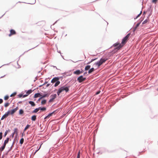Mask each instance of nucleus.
<instances>
[{
	"mask_svg": "<svg viewBox=\"0 0 158 158\" xmlns=\"http://www.w3.org/2000/svg\"><path fill=\"white\" fill-rule=\"evenodd\" d=\"M16 92H14V93H13L12 94H11L10 95V97H12L13 96L15 95H16Z\"/></svg>",
	"mask_w": 158,
	"mask_h": 158,
	"instance_id": "e433bc0d",
	"label": "nucleus"
},
{
	"mask_svg": "<svg viewBox=\"0 0 158 158\" xmlns=\"http://www.w3.org/2000/svg\"><path fill=\"white\" fill-rule=\"evenodd\" d=\"M141 13H142V11H141L140 12V13L139 14H138L136 17L134 18V19H137L139 17V16L140 15V14H141Z\"/></svg>",
	"mask_w": 158,
	"mask_h": 158,
	"instance_id": "473e14b6",
	"label": "nucleus"
},
{
	"mask_svg": "<svg viewBox=\"0 0 158 158\" xmlns=\"http://www.w3.org/2000/svg\"><path fill=\"white\" fill-rule=\"evenodd\" d=\"M90 67V66L89 65H87L86 66V67L85 68V70H88Z\"/></svg>",
	"mask_w": 158,
	"mask_h": 158,
	"instance_id": "6ab92c4d",
	"label": "nucleus"
},
{
	"mask_svg": "<svg viewBox=\"0 0 158 158\" xmlns=\"http://www.w3.org/2000/svg\"><path fill=\"white\" fill-rule=\"evenodd\" d=\"M47 102V101L46 100H44L41 101V104L42 105H44Z\"/></svg>",
	"mask_w": 158,
	"mask_h": 158,
	"instance_id": "aec40b11",
	"label": "nucleus"
},
{
	"mask_svg": "<svg viewBox=\"0 0 158 158\" xmlns=\"http://www.w3.org/2000/svg\"><path fill=\"white\" fill-rule=\"evenodd\" d=\"M56 94H53L51 95L50 96V98L53 100L56 98Z\"/></svg>",
	"mask_w": 158,
	"mask_h": 158,
	"instance_id": "9b49d317",
	"label": "nucleus"
},
{
	"mask_svg": "<svg viewBox=\"0 0 158 158\" xmlns=\"http://www.w3.org/2000/svg\"><path fill=\"white\" fill-rule=\"evenodd\" d=\"M148 21V20L147 19H145L144 21H143V23H142V24H145L146 23H147Z\"/></svg>",
	"mask_w": 158,
	"mask_h": 158,
	"instance_id": "72a5a7b5",
	"label": "nucleus"
},
{
	"mask_svg": "<svg viewBox=\"0 0 158 158\" xmlns=\"http://www.w3.org/2000/svg\"><path fill=\"white\" fill-rule=\"evenodd\" d=\"M27 95V94L24 95H23V98H24V97H26Z\"/></svg>",
	"mask_w": 158,
	"mask_h": 158,
	"instance_id": "8fccbe9b",
	"label": "nucleus"
},
{
	"mask_svg": "<svg viewBox=\"0 0 158 158\" xmlns=\"http://www.w3.org/2000/svg\"><path fill=\"white\" fill-rule=\"evenodd\" d=\"M42 98V97H41L38 100V101H40V100Z\"/></svg>",
	"mask_w": 158,
	"mask_h": 158,
	"instance_id": "603ef678",
	"label": "nucleus"
},
{
	"mask_svg": "<svg viewBox=\"0 0 158 158\" xmlns=\"http://www.w3.org/2000/svg\"><path fill=\"white\" fill-rule=\"evenodd\" d=\"M80 156H79V154L77 155V158H80Z\"/></svg>",
	"mask_w": 158,
	"mask_h": 158,
	"instance_id": "864d4df0",
	"label": "nucleus"
},
{
	"mask_svg": "<svg viewBox=\"0 0 158 158\" xmlns=\"http://www.w3.org/2000/svg\"><path fill=\"white\" fill-rule=\"evenodd\" d=\"M53 100L52 99V98H50V99L49 100V102H52V101H53Z\"/></svg>",
	"mask_w": 158,
	"mask_h": 158,
	"instance_id": "c03bdc74",
	"label": "nucleus"
},
{
	"mask_svg": "<svg viewBox=\"0 0 158 158\" xmlns=\"http://www.w3.org/2000/svg\"><path fill=\"white\" fill-rule=\"evenodd\" d=\"M87 73V72H85L84 73V75H85V74H86Z\"/></svg>",
	"mask_w": 158,
	"mask_h": 158,
	"instance_id": "4d7b16f0",
	"label": "nucleus"
},
{
	"mask_svg": "<svg viewBox=\"0 0 158 158\" xmlns=\"http://www.w3.org/2000/svg\"><path fill=\"white\" fill-rule=\"evenodd\" d=\"M59 89L61 93L64 91H65L66 92H67L69 91V87L64 86L60 88Z\"/></svg>",
	"mask_w": 158,
	"mask_h": 158,
	"instance_id": "f257e3e1",
	"label": "nucleus"
},
{
	"mask_svg": "<svg viewBox=\"0 0 158 158\" xmlns=\"http://www.w3.org/2000/svg\"><path fill=\"white\" fill-rule=\"evenodd\" d=\"M29 103L31 104V106H35V103L33 102V101H30L29 102Z\"/></svg>",
	"mask_w": 158,
	"mask_h": 158,
	"instance_id": "f8f14e48",
	"label": "nucleus"
},
{
	"mask_svg": "<svg viewBox=\"0 0 158 158\" xmlns=\"http://www.w3.org/2000/svg\"><path fill=\"white\" fill-rule=\"evenodd\" d=\"M50 85V83H49V84H48L47 85H46V87H48V86H49Z\"/></svg>",
	"mask_w": 158,
	"mask_h": 158,
	"instance_id": "3c124183",
	"label": "nucleus"
},
{
	"mask_svg": "<svg viewBox=\"0 0 158 158\" xmlns=\"http://www.w3.org/2000/svg\"><path fill=\"white\" fill-rule=\"evenodd\" d=\"M5 148L3 146L0 148V153H1V152L4 150Z\"/></svg>",
	"mask_w": 158,
	"mask_h": 158,
	"instance_id": "bb28decb",
	"label": "nucleus"
},
{
	"mask_svg": "<svg viewBox=\"0 0 158 158\" xmlns=\"http://www.w3.org/2000/svg\"><path fill=\"white\" fill-rule=\"evenodd\" d=\"M10 110H9L2 117L1 120H2L6 118L10 113Z\"/></svg>",
	"mask_w": 158,
	"mask_h": 158,
	"instance_id": "39448f33",
	"label": "nucleus"
},
{
	"mask_svg": "<svg viewBox=\"0 0 158 158\" xmlns=\"http://www.w3.org/2000/svg\"><path fill=\"white\" fill-rule=\"evenodd\" d=\"M24 142V139L23 138L21 139L20 141V144H22Z\"/></svg>",
	"mask_w": 158,
	"mask_h": 158,
	"instance_id": "cd10ccee",
	"label": "nucleus"
},
{
	"mask_svg": "<svg viewBox=\"0 0 158 158\" xmlns=\"http://www.w3.org/2000/svg\"><path fill=\"white\" fill-rule=\"evenodd\" d=\"M48 95H48V94H44L43 95H41V96L42 98H44V97H48Z\"/></svg>",
	"mask_w": 158,
	"mask_h": 158,
	"instance_id": "5701e85b",
	"label": "nucleus"
},
{
	"mask_svg": "<svg viewBox=\"0 0 158 158\" xmlns=\"http://www.w3.org/2000/svg\"><path fill=\"white\" fill-rule=\"evenodd\" d=\"M8 98H9V96L7 95H6L4 97V99L5 100H7L8 99Z\"/></svg>",
	"mask_w": 158,
	"mask_h": 158,
	"instance_id": "f704fd0d",
	"label": "nucleus"
},
{
	"mask_svg": "<svg viewBox=\"0 0 158 158\" xmlns=\"http://www.w3.org/2000/svg\"><path fill=\"white\" fill-rule=\"evenodd\" d=\"M49 117L48 116V115H47V116H46L45 117H44V119H46L47 118H48Z\"/></svg>",
	"mask_w": 158,
	"mask_h": 158,
	"instance_id": "09e8293b",
	"label": "nucleus"
},
{
	"mask_svg": "<svg viewBox=\"0 0 158 158\" xmlns=\"http://www.w3.org/2000/svg\"><path fill=\"white\" fill-rule=\"evenodd\" d=\"M41 95L40 93H36L34 95V97L35 98H37L41 96Z\"/></svg>",
	"mask_w": 158,
	"mask_h": 158,
	"instance_id": "4468645a",
	"label": "nucleus"
},
{
	"mask_svg": "<svg viewBox=\"0 0 158 158\" xmlns=\"http://www.w3.org/2000/svg\"><path fill=\"white\" fill-rule=\"evenodd\" d=\"M95 65H98V67L100 66L101 64H102L101 63V62L99 61H97V62L95 63Z\"/></svg>",
	"mask_w": 158,
	"mask_h": 158,
	"instance_id": "ddd939ff",
	"label": "nucleus"
},
{
	"mask_svg": "<svg viewBox=\"0 0 158 158\" xmlns=\"http://www.w3.org/2000/svg\"><path fill=\"white\" fill-rule=\"evenodd\" d=\"M9 138H7L4 141V143H6V144L7 143H8V141L9 140Z\"/></svg>",
	"mask_w": 158,
	"mask_h": 158,
	"instance_id": "c756f323",
	"label": "nucleus"
},
{
	"mask_svg": "<svg viewBox=\"0 0 158 158\" xmlns=\"http://www.w3.org/2000/svg\"><path fill=\"white\" fill-rule=\"evenodd\" d=\"M32 92V90L31 89H29V90H28L27 92H26V94H30Z\"/></svg>",
	"mask_w": 158,
	"mask_h": 158,
	"instance_id": "c85d7f7f",
	"label": "nucleus"
},
{
	"mask_svg": "<svg viewBox=\"0 0 158 158\" xmlns=\"http://www.w3.org/2000/svg\"><path fill=\"white\" fill-rule=\"evenodd\" d=\"M1 77L0 78H2V77Z\"/></svg>",
	"mask_w": 158,
	"mask_h": 158,
	"instance_id": "e2e57ef3",
	"label": "nucleus"
},
{
	"mask_svg": "<svg viewBox=\"0 0 158 158\" xmlns=\"http://www.w3.org/2000/svg\"><path fill=\"white\" fill-rule=\"evenodd\" d=\"M97 59V58H95V59H92L91 60V62H93V61L96 60V59Z\"/></svg>",
	"mask_w": 158,
	"mask_h": 158,
	"instance_id": "a18cd8bd",
	"label": "nucleus"
},
{
	"mask_svg": "<svg viewBox=\"0 0 158 158\" xmlns=\"http://www.w3.org/2000/svg\"><path fill=\"white\" fill-rule=\"evenodd\" d=\"M100 91H98L96 93V95H98L100 93Z\"/></svg>",
	"mask_w": 158,
	"mask_h": 158,
	"instance_id": "49530a36",
	"label": "nucleus"
},
{
	"mask_svg": "<svg viewBox=\"0 0 158 158\" xmlns=\"http://www.w3.org/2000/svg\"><path fill=\"white\" fill-rule=\"evenodd\" d=\"M130 35V34H128L124 38H123L122 40V44H125L127 40V39L128 38L129 35Z\"/></svg>",
	"mask_w": 158,
	"mask_h": 158,
	"instance_id": "f03ea898",
	"label": "nucleus"
},
{
	"mask_svg": "<svg viewBox=\"0 0 158 158\" xmlns=\"http://www.w3.org/2000/svg\"><path fill=\"white\" fill-rule=\"evenodd\" d=\"M15 34V32L13 30H11L10 31V34L9 35V36H10L12 35H14Z\"/></svg>",
	"mask_w": 158,
	"mask_h": 158,
	"instance_id": "9d476101",
	"label": "nucleus"
},
{
	"mask_svg": "<svg viewBox=\"0 0 158 158\" xmlns=\"http://www.w3.org/2000/svg\"><path fill=\"white\" fill-rule=\"evenodd\" d=\"M7 132H8V131H5V132L4 134V137H5L6 136V135L7 134Z\"/></svg>",
	"mask_w": 158,
	"mask_h": 158,
	"instance_id": "4c0bfd02",
	"label": "nucleus"
},
{
	"mask_svg": "<svg viewBox=\"0 0 158 158\" xmlns=\"http://www.w3.org/2000/svg\"><path fill=\"white\" fill-rule=\"evenodd\" d=\"M56 110H55V111H53V112L51 113H50L48 115V116L49 117H50V116H52V114H54L55 112H56Z\"/></svg>",
	"mask_w": 158,
	"mask_h": 158,
	"instance_id": "b1692460",
	"label": "nucleus"
},
{
	"mask_svg": "<svg viewBox=\"0 0 158 158\" xmlns=\"http://www.w3.org/2000/svg\"><path fill=\"white\" fill-rule=\"evenodd\" d=\"M61 93V92H60V90L58 89V91L57 92V95H60V94Z\"/></svg>",
	"mask_w": 158,
	"mask_h": 158,
	"instance_id": "58836bf2",
	"label": "nucleus"
},
{
	"mask_svg": "<svg viewBox=\"0 0 158 158\" xmlns=\"http://www.w3.org/2000/svg\"><path fill=\"white\" fill-rule=\"evenodd\" d=\"M107 60V59L106 57L104 58H102L100 60V61L102 64L103 63H104Z\"/></svg>",
	"mask_w": 158,
	"mask_h": 158,
	"instance_id": "6e6552de",
	"label": "nucleus"
},
{
	"mask_svg": "<svg viewBox=\"0 0 158 158\" xmlns=\"http://www.w3.org/2000/svg\"><path fill=\"white\" fill-rule=\"evenodd\" d=\"M140 23V22H139L135 26V27L134 28V31H135L136 29L139 26Z\"/></svg>",
	"mask_w": 158,
	"mask_h": 158,
	"instance_id": "412c9836",
	"label": "nucleus"
},
{
	"mask_svg": "<svg viewBox=\"0 0 158 158\" xmlns=\"http://www.w3.org/2000/svg\"><path fill=\"white\" fill-rule=\"evenodd\" d=\"M91 63V61H89V62H88L87 63V64H90Z\"/></svg>",
	"mask_w": 158,
	"mask_h": 158,
	"instance_id": "6e6d98bb",
	"label": "nucleus"
},
{
	"mask_svg": "<svg viewBox=\"0 0 158 158\" xmlns=\"http://www.w3.org/2000/svg\"><path fill=\"white\" fill-rule=\"evenodd\" d=\"M20 102H19V103H20Z\"/></svg>",
	"mask_w": 158,
	"mask_h": 158,
	"instance_id": "69168bd1",
	"label": "nucleus"
},
{
	"mask_svg": "<svg viewBox=\"0 0 158 158\" xmlns=\"http://www.w3.org/2000/svg\"><path fill=\"white\" fill-rule=\"evenodd\" d=\"M24 113V111L22 109H20L19 111V114H22Z\"/></svg>",
	"mask_w": 158,
	"mask_h": 158,
	"instance_id": "393cba45",
	"label": "nucleus"
},
{
	"mask_svg": "<svg viewBox=\"0 0 158 158\" xmlns=\"http://www.w3.org/2000/svg\"><path fill=\"white\" fill-rule=\"evenodd\" d=\"M36 115H33L31 117V120L32 121H35L36 119Z\"/></svg>",
	"mask_w": 158,
	"mask_h": 158,
	"instance_id": "f3484780",
	"label": "nucleus"
},
{
	"mask_svg": "<svg viewBox=\"0 0 158 158\" xmlns=\"http://www.w3.org/2000/svg\"><path fill=\"white\" fill-rule=\"evenodd\" d=\"M60 83V81L58 80L55 83V84L54 85V86L56 87V86H57L59 85Z\"/></svg>",
	"mask_w": 158,
	"mask_h": 158,
	"instance_id": "a211bd4d",
	"label": "nucleus"
},
{
	"mask_svg": "<svg viewBox=\"0 0 158 158\" xmlns=\"http://www.w3.org/2000/svg\"><path fill=\"white\" fill-rule=\"evenodd\" d=\"M17 130H18V129L17 128H15L14 130V133H16L17 134Z\"/></svg>",
	"mask_w": 158,
	"mask_h": 158,
	"instance_id": "2f4dec72",
	"label": "nucleus"
},
{
	"mask_svg": "<svg viewBox=\"0 0 158 158\" xmlns=\"http://www.w3.org/2000/svg\"><path fill=\"white\" fill-rule=\"evenodd\" d=\"M59 78L58 77H55L52 79L51 82L52 83L56 82L57 81L59 80Z\"/></svg>",
	"mask_w": 158,
	"mask_h": 158,
	"instance_id": "0eeeda50",
	"label": "nucleus"
},
{
	"mask_svg": "<svg viewBox=\"0 0 158 158\" xmlns=\"http://www.w3.org/2000/svg\"><path fill=\"white\" fill-rule=\"evenodd\" d=\"M40 110V108H36L33 111L32 113H36L37 112Z\"/></svg>",
	"mask_w": 158,
	"mask_h": 158,
	"instance_id": "2eb2a0df",
	"label": "nucleus"
},
{
	"mask_svg": "<svg viewBox=\"0 0 158 158\" xmlns=\"http://www.w3.org/2000/svg\"><path fill=\"white\" fill-rule=\"evenodd\" d=\"M157 0H152V2L153 3H156L157 1Z\"/></svg>",
	"mask_w": 158,
	"mask_h": 158,
	"instance_id": "79ce46f5",
	"label": "nucleus"
},
{
	"mask_svg": "<svg viewBox=\"0 0 158 158\" xmlns=\"http://www.w3.org/2000/svg\"><path fill=\"white\" fill-rule=\"evenodd\" d=\"M47 83V82L46 81V82H45V83H44V84H43V85H44V84H46V83Z\"/></svg>",
	"mask_w": 158,
	"mask_h": 158,
	"instance_id": "bf43d9fd",
	"label": "nucleus"
},
{
	"mask_svg": "<svg viewBox=\"0 0 158 158\" xmlns=\"http://www.w3.org/2000/svg\"><path fill=\"white\" fill-rule=\"evenodd\" d=\"M80 72H83V70H82L81 71H80Z\"/></svg>",
	"mask_w": 158,
	"mask_h": 158,
	"instance_id": "680f3d73",
	"label": "nucleus"
},
{
	"mask_svg": "<svg viewBox=\"0 0 158 158\" xmlns=\"http://www.w3.org/2000/svg\"><path fill=\"white\" fill-rule=\"evenodd\" d=\"M39 108H40V110L42 111H45L46 110V108L45 107H40Z\"/></svg>",
	"mask_w": 158,
	"mask_h": 158,
	"instance_id": "4be33fe9",
	"label": "nucleus"
},
{
	"mask_svg": "<svg viewBox=\"0 0 158 158\" xmlns=\"http://www.w3.org/2000/svg\"><path fill=\"white\" fill-rule=\"evenodd\" d=\"M114 46L116 47V49L118 50L122 47L123 45L120 44L119 43H116L113 44Z\"/></svg>",
	"mask_w": 158,
	"mask_h": 158,
	"instance_id": "20e7f679",
	"label": "nucleus"
},
{
	"mask_svg": "<svg viewBox=\"0 0 158 158\" xmlns=\"http://www.w3.org/2000/svg\"><path fill=\"white\" fill-rule=\"evenodd\" d=\"M23 95L22 94H19L18 95V96L19 98H21L22 97Z\"/></svg>",
	"mask_w": 158,
	"mask_h": 158,
	"instance_id": "a19ab883",
	"label": "nucleus"
},
{
	"mask_svg": "<svg viewBox=\"0 0 158 158\" xmlns=\"http://www.w3.org/2000/svg\"><path fill=\"white\" fill-rule=\"evenodd\" d=\"M15 133H14V132L12 134V137L14 135V134H15Z\"/></svg>",
	"mask_w": 158,
	"mask_h": 158,
	"instance_id": "13d9d810",
	"label": "nucleus"
},
{
	"mask_svg": "<svg viewBox=\"0 0 158 158\" xmlns=\"http://www.w3.org/2000/svg\"><path fill=\"white\" fill-rule=\"evenodd\" d=\"M2 137V132H0V140L1 139Z\"/></svg>",
	"mask_w": 158,
	"mask_h": 158,
	"instance_id": "c9c22d12",
	"label": "nucleus"
},
{
	"mask_svg": "<svg viewBox=\"0 0 158 158\" xmlns=\"http://www.w3.org/2000/svg\"><path fill=\"white\" fill-rule=\"evenodd\" d=\"M14 143V142H13V144H12V146L13 145V144Z\"/></svg>",
	"mask_w": 158,
	"mask_h": 158,
	"instance_id": "052dcab7",
	"label": "nucleus"
},
{
	"mask_svg": "<svg viewBox=\"0 0 158 158\" xmlns=\"http://www.w3.org/2000/svg\"><path fill=\"white\" fill-rule=\"evenodd\" d=\"M86 78L83 77V76L81 75L78 77L77 78V81L81 83L85 81L86 80Z\"/></svg>",
	"mask_w": 158,
	"mask_h": 158,
	"instance_id": "7ed1b4c3",
	"label": "nucleus"
},
{
	"mask_svg": "<svg viewBox=\"0 0 158 158\" xmlns=\"http://www.w3.org/2000/svg\"><path fill=\"white\" fill-rule=\"evenodd\" d=\"M80 151H79L78 153V154L77 155H79V156H80Z\"/></svg>",
	"mask_w": 158,
	"mask_h": 158,
	"instance_id": "5fc2aeb1",
	"label": "nucleus"
},
{
	"mask_svg": "<svg viewBox=\"0 0 158 158\" xmlns=\"http://www.w3.org/2000/svg\"><path fill=\"white\" fill-rule=\"evenodd\" d=\"M30 127V125H29L27 124V125L25 127V128L24 131H25L26 130H27L29 127Z\"/></svg>",
	"mask_w": 158,
	"mask_h": 158,
	"instance_id": "a878e982",
	"label": "nucleus"
},
{
	"mask_svg": "<svg viewBox=\"0 0 158 158\" xmlns=\"http://www.w3.org/2000/svg\"><path fill=\"white\" fill-rule=\"evenodd\" d=\"M3 102V100L2 99H0V104Z\"/></svg>",
	"mask_w": 158,
	"mask_h": 158,
	"instance_id": "37998d69",
	"label": "nucleus"
},
{
	"mask_svg": "<svg viewBox=\"0 0 158 158\" xmlns=\"http://www.w3.org/2000/svg\"><path fill=\"white\" fill-rule=\"evenodd\" d=\"M6 143H4L3 145V146H2L4 147L5 148V147H6Z\"/></svg>",
	"mask_w": 158,
	"mask_h": 158,
	"instance_id": "de8ad7c7",
	"label": "nucleus"
},
{
	"mask_svg": "<svg viewBox=\"0 0 158 158\" xmlns=\"http://www.w3.org/2000/svg\"><path fill=\"white\" fill-rule=\"evenodd\" d=\"M94 70V69L93 68H91L90 69H89L88 71V73L89 74L91 73L92 72H93Z\"/></svg>",
	"mask_w": 158,
	"mask_h": 158,
	"instance_id": "dca6fc26",
	"label": "nucleus"
},
{
	"mask_svg": "<svg viewBox=\"0 0 158 158\" xmlns=\"http://www.w3.org/2000/svg\"><path fill=\"white\" fill-rule=\"evenodd\" d=\"M41 144L40 145V147H39V148H38V149L37 150H36V151H35V153L36 152L40 149V148H41Z\"/></svg>",
	"mask_w": 158,
	"mask_h": 158,
	"instance_id": "ea45409f",
	"label": "nucleus"
},
{
	"mask_svg": "<svg viewBox=\"0 0 158 158\" xmlns=\"http://www.w3.org/2000/svg\"><path fill=\"white\" fill-rule=\"evenodd\" d=\"M9 104H10V103L8 102L5 103L4 104V106L5 107H7L9 105Z\"/></svg>",
	"mask_w": 158,
	"mask_h": 158,
	"instance_id": "7c9ffc66",
	"label": "nucleus"
},
{
	"mask_svg": "<svg viewBox=\"0 0 158 158\" xmlns=\"http://www.w3.org/2000/svg\"><path fill=\"white\" fill-rule=\"evenodd\" d=\"M33 49V48H31V49ZM31 50V49H29V50Z\"/></svg>",
	"mask_w": 158,
	"mask_h": 158,
	"instance_id": "0e129e2a",
	"label": "nucleus"
},
{
	"mask_svg": "<svg viewBox=\"0 0 158 158\" xmlns=\"http://www.w3.org/2000/svg\"><path fill=\"white\" fill-rule=\"evenodd\" d=\"M83 73V72H80L79 70H77L74 72V73L77 75H79Z\"/></svg>",
	"mask_w": 158,
	"mask_h": 158,
	"instance_id": "1a4fd4ad",
	"label": "nucleus"
},
{
	"mask_svg": "<svg viewBox=\"0 0 158 158\" xmlns=\"http://www.w3.org/2000/svg\"><path fill=\"white\" fill-rule=\"evenodd\" d=\"M18 107L17 106L15 108L11 110V111H10V114H13L18 109Z\"/></svg>",
	"mask_w": 158,
	"mask_h": 158,
	"instance_id": "423d86ee",
	"label": "nucleus"
}]
</instances>
